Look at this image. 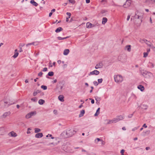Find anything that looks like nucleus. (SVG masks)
<instances>
[{"instance_id":"obj_1","label":"nucleus","mask_w":155,"mask_h":155,"mask_svg":"<svg viewBox=\"0 0 155 155\" xmlns=\"http://www.w3.org/2000/svg\"><path fill=\"white\" fill-rule=\"evenodd\" d=\"M64 83L63 81H60L56 86L54 90L58 93H61L62 91V89L64 86Z\"/></svg>"},{"instance_id":"obj_2","label":"nucleus","mask_w":155,"mask_h":155,"mask_svg":"<svg viewBox=\"0 0 155 155\" xmlns=\"http://www.w3.org/2000/svg\"><path fill=\"white\" fill-rule=\"evenodd\" d=\"M76 132V131L74 130L68 128L66 130V131H64L63 134L64 135L65 134L66 136L64 135L65 137H70L72 136Z\"/></svg>"},{"instance_id":"obj_3","label":"nucleus","mask_w":155,"mask_h":155,"mask_svg":"<svg viewBox=\"0 0 155 155\" xmlns=\"http://www.w3.org/2000/svg\"><path fill=\"white\" fill-rule=\"evenodd\" d=\"M140 73L143 76L146 78H150L153 75L151 72H148L143 68H141V69L140 70Z\"/></svg>"},{"instance_id":"obj_4","label":"nucleus","mask_w":155,"mask_h":155,"mask_svg":"<svg viewBox=\"0 0 155 155\" xmlns=\"http://www.w3.org/2000/svg\"><path fill=\"white\" fill-rule=\"evenodd\" d=\"M114 79L115 82L120 83L122 82L123 79L122 77L120 75H116L114 76Z\"/></svg>"},{"instance_id":"obj_5","label":"nucleus","mask_w":155,"mask_h":155,"mask_svg":"<svg viewBox=\"0 0 155 155\" xmlns=\"http://www.w3.org/2000/svg\"><path fill=\"white\" fill-rule=\"evenodd\" d=\"M11 104L8 101L4 99L0 102V105H2V107H7Z\"/></svg>"},{"instance_id":"obj_6","label":"nucleus","mask_w":155,"mask_h":155,"mask_svg":"<svg viewBox=\"0 0 155 155\" xmlns=\"http://www.w3.org/2000/svg\"><path fill=\"white\" fill-rule=\"evenodd\" d=\"M11 104L8 101L4 99L0 102V105H2V107H7Z\"/></svg>"},{"instance_id":"obj_7","label":"nucleus","mask_w":155,"mask_h":155,"mask_svg":"<svg viewBox=\"0 0 155 155\" xmlns=\"http://www.w3.org/2000/svg\"><path fill=\"white\" fill-rule=\"evenodd\" d=\"M36 114V113L35 111L31 112L25 116V118L27 119H28L31 117L32 116L35 115Z\"/></svg>"},{"instance_id":"obj_8","label":"nucleus","mask_w":155,"mask_h":155,"mask_svg":"<svg viewBox=\"0 0 155 155\" xmlns=\"http://www.w3.org/2000/svg\"><path fill=\"white\" fill-rule=\"evenodd\" d=\"M131 3L130 0H127L125 3L123 5V7L125 8H127L130 6Z\"/></svg>"},{"instance_id":"obj_9","label":"nucleus","mask_w":155,"mask_h":155,"mask_svg":"<svg viewBox=\"0 0 155 155\" xmlns=\"http://www.w3.org/2000/svg\"><path fill=\"white\" fill-rule=\"evenodd\" d=\"M63 150L64 151L67 152H70L71 151V150L70 148V147L67 146H64L63 147Z\"/></svg>"},{"instance_id":"obj_10","label":"nucleus","mask_w":155,"mask_h":155,"mask_svg":"<svg viewBox=\"0 0 155 155\" xmlns=\"http://www.w3.org/2000/svg\"><path fill=\"white\" fill-rule=\"evenodd\" d=\"M11 112L10 111H8L4 113L3 115L1 116L2 118H5L7 116H9L11 114Z\"/></svg>"},{"instance_id":"obj_11","label":"nucleus","mask_w":155,"mask_h":155,"mask_svg":"<svg viewBox=\"0 0 155 155\" xmlns=\"http://www.w3.org/2000/svg\"><path fill=\"white\" fill-rule=\"evenodd\" d=\"M99 73V72L97 70H95L93 71L90 72V74H89V75L93 74H95L96 75H97Z\"/></svg>"},{"instance_id":"obj_12","label":"nucleus","mask_w":155,"mask_h":155,"mask_svg":"<svg viewBox=\"0 0 155 155\" xmlns=\"http://www.w3.org/2000/svg\"><path fill=\"white\" fill-rule=\"evenodd\" d=\"M86 26L87 28H90L94 27L95 26V25H94L92 24L91 23L89 22H88L87 23Z\"/></svg>"},{"instance_id":"obj_13","label":"nucleus","mask_w":155,"mask_h":155,"mask_svg":"<svg viewBox=\"0 0 155 155\" xmlns=\"http://www.w3.org/2000/svg\"><path fill=\"white\" fill-rule=\"evenodd\" d=\"M43 135L42 133H40L35 134V137L36 138H40L42 137Z\"/></svg>"},{"instance_id":"obj_14","label":"nucleus","mask_w":155,"mask_h":155,"mask_svg":"<svg viewBox=\"0 0 155 155\" xmlns=\"http://www.w3.org/2000/svg\"><path fill=\"white\" fill-rule=\"evenodd\" d=\"M5 132V128L3 127H0V135H3Z\"/></svg>"},{"instance_id":"obj_15","label":"nucleus","mask_w":155,"mask_h":155,"mask_svg":"<svg viewBox=\"0 0 155 155\" xmlns=\"http://www.w3.org/2000/svg\"><path fill=\"white\" fill-rule=\"evenodd\" d=\"M137 88L141 91H143L144 90V87L141 85H140L137 86Z\"/></svg>"},{"instance_id":"obj_16","label":"nucleus","mask_w":155,"mask_h":155,"mask_svg":"<svg viewBox=\"0 0 155 155\" xmlns=\"http://www.w3.org/2000/svg\"><path fill=\"white\" fill-rule=\"evenodd\" d=\"M103 65L102 62H100L98 64H97L95 67V68H102L103 67Z\"/></svg>"},{"instance_id":"obj_17","label":"nucleus","mask_w":155,"mask_h":155,"mask_svg":"<svg viewBox=\"0 0 155 155\" xmlns=\"http://www.w3.org/2000/svg\"><path fill=\"white\" fill-rule=\"evenodd\" d=\"M18 50L17 49H15V54L13 56V57L15 58L18 56Z\"/></svg>"},{"instance_id":"obj_18","label":"nucleus","mask_w":155,"mask_h":155,"mask_svg":"<svg viewBox=\"0 0 155 155\" xmlns=\"http://www.w3.org/2000/svg\"><path fill=\"white\" fill-rule=\"evenodd\" d=\"M127 49L128 52H130L131 51V45H127L125 47V50Z\"/></svg>"},{"instance_id":"obj_19","label":"nucleus","mask_w":155,"mask_h":155,"mask_svg":"<svg viewBox=\"0 0 155 155\" xmlns=\"http://www.w3.org/2000/svg\"><path fill=\"white\" fill-rule=\"evenodd\" d=\"M30 3L35 6H37L38 5V4L35 2L34 0H31Z\"/></svg>"},{"instance_id":"obj_20","label":"nucleus","mask_w":155,"mask_h":155,"mask_svg":"<svg viewBox=\"0 0 155 155\" xmlns=\"http://www.w3.org/2000/svg\"><path fill=\"white\" fill-rule=\"evenodd\" d=\"M117 117L118 121L122 120L124 118V117L121 115L118 116Z\"/></svg>"},{"instance_id":"obj_21","label":"nucleus","mask_w":155,"mask_h":155,"mask_svg":"<svg viewBox=\"0 0 155 155\" xmlns=\"http://www.w3.org/2000/svg\"><path fill=\"white\" fill-rule=\"evenodd\" d=\"M9 134L12 137H16L17 136L16 133L13 131H12L10 132L9 133Z\"/></svg>"},{"instance_id":"obj_22","label":"nucleus","mask_w":155,"mask_h":155,"mask_svg":"<svg viewBox=\"0 0 155 155\" xmlns=\"http://www.w3.org/2000/svg\"><path fill=\"white\" fill-rule=\"evenodd\" d=\"M141 108L144 110H146L148 108V106L144 104H141Z\"/></svg>"},{"instance_id":"obj_23","label":"nucleus","mask_w":155,"mask_h":155,"mask_svg":"<svg viewBox=\"0 0 155 155\" xmlns=\"http://www.w3.org/2000/svg\"><path fill=\"white\" fill-rule=\"evenodd\" d=\"M107 19L106 18L104 17L103 18L102 24L104 25L107 21Z\"/></svg>"},{"instance_id":"obj_24","label":"nucleus","mask_w":155,"mask_h":155,"mask_svg":"<svg viewBox=\"0 0 155 155\" xmlns=\"http://www.w3.org/2000/svg\"><path fill=\"white\" fill-rule=\"evenodd\" d=\"M64 97L63 95H60L58 97V98L59 100L63 102L64 101Z\"/></svg>"},{"instance_id":"obj_25","label":"nucleus","mask_w":155,"mask_h":155,"mask_svg":"<svg viewBox=\"0 0 155 155\" xmlns=\"http://www.w3.org/2000/svg\"><path fill=\"white\" fill-rule=\"evenodd\" d=\"M69 50L68 49H66L64 50L63 54L64 55H67L69 53Z\"/></svg>"},{"instance_id":"obj_26","label":"nucleus","mask_w":155,"mask_h":155,"mask_svg":"<svg viewBox=\"0 0 155 155\" xmlns=\"http://www.w3.org/2000/svg\"><path fill=\"white\" fill-rule=\"evenodd\" d=\"M84 113H85L84 110H82L81 111L79 115V117H82L84 115Z\"/></svg>"},{"instance_id":"obj_27","label":"nucleus","mask_w":155,"mask_h":155,"mask_svg":"<svg viewBox=\"0 0 155 155\" xmlns=\"http://www.w3.org/2000/svg\"><path fill=\"white\" fill-rule=\"evenodd\" d=\"M63 30V28L61 27H59L57 28L55 31L57 32H59L60 31H62Z\"/></svg>"},{"instance_id":"obj_28","label":"nucleus","mask_w":155,"mask_h":155,"mask_svg":"<svg viewBox=\"0 0 155 155\" xmlns=\"http://www.w3.org/2000/svg\"><path fill=\"white\" fill-rule=\"evenodd\" d=\"M40 92V91L39 90H37L36 91H34V92L33 95V96H35L37 94L39 93Z\"/></svg>"},{"instance_id":"obj_29","label":"nucleus","mask_w":155,"mask_h":155,"mask_svg":"<svg viewBox=\"0 0 155 155\" xmlns=\"http://www.w3.org/2000/svg\"><path fill=\"white\" fill-rule=\"evenodd\" d=\"M45 102V101L42 99H40L38 101V103L40 105L43 104Z\"/></svg>"},{"instance_id":"obj_30","label":"nucleus","mask_w":155,"mask_h":155,"mask_svg":"<svg viewBox=\"0 0 155 155\" xmlns=\"http://www.w3.org/2000/svg\"><path fill=\"white\" fill-rule=\"evenodd\" d=\"M100 108H98L97 109V110L96 113L94 114V116H97L100 113Z\"/></svg>"},{"instance_id":"obj_31","label":"nucleus","mask_w":155,"mask_h":155,"mask_svg":"<svg viewBox=\"0 0 155 155\" xmlns=\"http://www.w3.org/2000/svg\"><path fill=\"white\" fill-rule=\"evenodd\" d=\"M146 2H149L152 4H153L155 3V0H146Z\"/></svg>"},{"instance_id":"obj_32","label":"nucleus","mask_w":155,"mask_h":155,"mask_svg":"<svg viewBox=\"0 0 155 155\" xmlns=\"http://www.w3.org/2000/svg\"><path fill=\"white\" fill-rule=\"evenodd\" d=\"M99 141H101V142L102 143L103 142V141L102 140H100L99 138H97L95 140V142L96 143H97Z\"/></svg>"},{"instance_id":"obj_33","label":"nucleus","mask_w":155,"mask_h":155,"mask_svg":"<svg viewBox=\"0 0 155 155\" xmlns=\"http://www.w3.org/2000/svg\"><path fill=\"white\" fill-rule=\"evenodd\" d=\"M35 133L39 132H40L41 131L40 129L38 128H35Z\"/></svg>"},{"instance_id":"obj_34","label":"nucleus","mask_w":155,"mask_h":155,"mask_svg":"<svg viewBox=\"0 0 155 155\" xmlns=\"http://www.w3.org/2000/svg\"><path fill=\"white\" fill-rule=\"evenodd\" d=\"M106 121H107V124H110L111 123H113L112 120H106Z\"/></svg>"},{"instance_id":"obj_35","label":"nucleus","mask_w":155,"mask_h":155,"mask_svg":"<svg viewBox=\"0 0 155 155\" xmlns=\"http://www.w3.org/2000/svg\"><path fill=\"white\" fill-rule=\"evenodd\" d=\"M31 100L34 102H36L38 100L37 98L36 97L31 98Z\"/></svg>"},{"instance_id":"obj_36","label":"nucleus","mask_w":155,"mask_h":155,"mask_svg":"<svg viewBox=\"0 0 155 155\" xmlns=\"http://www.w3.org/2000/svg\"><path fill=\"white\" fill-rule=\"evenodd\" d=\"M69 37L68 36V37H64V38H62L61 37H58V39L59 40H63V39H65L67 38H68Z\"/></svg>"},{"instance_id":"obj_37","label":"nucleus","mask_w":155,"mask_h":155,"mask_svg":"<svg viewBox=\"0 0 155 155\" xmlns=\"http://www.w3.org/2000/svg\"><path fill=\"white\" fill-rule=\"evenodd\" d=\"M107 0H102L101 1V3L103 5H104L107 3Z\"/></svg>"},{"instance_id":"obj_38","label":"nucleus","mask_w":155,"mask_h":155,"mask_svg":"<svg viewBox=\"0 0 155 155\" xmlns=\"http://www.w3.org/2000/svg\"><path fill=\"white\" fill-rule=\"evenodd\" d=\"M112 120H113V123H115L118 121V119H117V117H116V118H113Z\"/></svg>"},{"instance_id":"obj_39","label":"nucleus","mask_w":155,"mask_h":155,"mask_svg":"<svg viewBox=\"0 0 155 155\" xmlns=\"http://www.w3.org/2000/svg\"><path fill=\"white\" fill-rule=\"evenodd\" d=\"M148 66L149 67L151 68L154 67L153 64L152 63L150 62L148 64Z\"/></svg>"},{"instance_id":"obj_40","label":"nucleus","mask_w":155,"mask_h":155,"mask_svg":"<svg viewBox=\"0 0 155 155\" xmlns=\"http://www.w3.org/2000/svg\"><path fill=\"white\" fill-rule=\"evenodd\" d=\"M39 42L38 41H35L34 42H33V45L35 46H37L38 45Z\"/></svg>"},{"instance_id":"obj_41","label":"nucleus","mask_w":155,"mask_h":155,"mask_svg":"<svg viewBox=\"0 0 155 155\" xmlns=\"http://www.w3.org/2000/svg\"><path fill=\"white\" fill-rule=\"evenodd\" d=\"M48 75L49 76H51L53 75H54V72L52 71H50L49 72L48 74Z\"/></svg>"},{"instance_id":"obj_42","label":"nucleus","mask_w":155,"mask_h":155,"mask_svg":"<svg viewBox=\"0 0 155 155\" xmlns=\"http://www.w3.org/2000/svg\"><path fill=\"white\" fill-rule=\"evenodd\" d=\"M95 100L96 101V103L97 104H99L100 103L99 101L98 102V99H99V100L100 99V98H99L97 97H95Z\"/></svg>"},{"instance_id":"obj_43","label":"nucleus","mask_w":155,"mask_h":155,"mask_svg":"<svg viewBox=\"0 0 155 155\" xmlns=\"http://www.w3.org/2000/svg\"><path fill=\"white\" fill-rule=\"evenodd\" d=\"M41 87L44 90H46L47 89V87L45 85H42Z\"/></svg>"},{"instance_id":"obj_44","label":"nucleus","mask_w":155,"mask_h":155,"mask_svg":"<svg viewBox=\"0 0 155 155\" xmlns=\"http://www.w3.org/2000/svg\"><path fill=\"white\" fill-rule=\"evenodd\" d=\"M69 2L72 4H74L75 3V1L74 0H69Z\"/></svg>"},{"instance_id":"obj_45","label":"nucleus","mask_w":155,"mask_h":155,"mask_svg":"<svg viewBox=\"0 0 155 155\" xmlns=\"http://www.w3.org/2000/svg\"><path fill=\"white\" fill-rule=\"evenodd\" d=\"M107 12V11L106 10H103L101 11V13L102 14H104Z\"/></svg>"},{"instance_id":"obj_46","label":"nucleus","mask_w":155,"mask_h":155,"mask_svg":"<svg viewBox=\"0 0 155 155\" xmlns=\"http://www.w3.org/2000/svg\"><path fill=\"white\" fill-rule=\"evenodd\" d=\"M148 53L147 52H144L143 53V57L144 58L146 57L148 54Z\"/></svg>"},{"instance_id":"obj_47","label":"nucleus","mask_w":155,"mask_h":155,"mask_svg":"<svg viewBox=\"0 0 155 155\" xmlns=\"http://www.w3.org/2000/svg\"><path fill=\"white\" fill-rule=\"evenodd\" d=\"M102 81H103V79L102 78L98 79V83H101L102 82Z\"/></svg>"},{"instance_id":"obj_48","label":"nucleus","mask_w":155,"mask_h":155,"mask_svg":"<svg viewBox=\"0 0 155 155\" xmlns=\"http://www.w3.org/2000/svg\"><path fill=\"white\" fill-rule=\"evenodd\" d=\"M95 86H97L98 85V83L97 81H94L93 82Z\"/></svg>"},{"instance_id":"obj_49","label":"nucleus","mask_w":155,"mask_h":155,"mask_svg":"<svg viewBox=\"0 0 155 155\" xmlns=\"http://www.w3.org/2000/svg\"><path fill=\"white\" fill-rule=\"evenodd\" d=\"M49 67H54L53 64H52L51 61L49 62Z\"/></svg>"},{"instance_id":"obj_50","label":"nucleus","mask_w":155,"mask_h":155,"mask_svg":"<svg viewBox=\"0 0 155 155\" xmlns=\"http://www.w3.org/2000/svg\"><path fill=\"white\" fill-rule=\"evenodd\" d=\"M150 130H147L145 132H144V133L145 134H149L150 133Z\"/></svg>"},{"instance_id":"obj_51","label":"nucleus","mask_w":155,"mask_h":155,"mask_svg":"<svg viewBox=\"0 0 155 155\" xmlns=\"http://www.w3.org/2000/svg\"><path fill=\"white\" fill-rule=\"evenodd\" d=\"M135 17V18H137L138 19H139L140 17V16L139 15H137V14H136Z\"/></svg>"},{"instance_id":"obj_52","label":"nucleus","mask_w":155,"mask_h":155,"mask_svg":"<svg viewBox=\"0 0 155 155\" xmlns=\"http://www.w3.org/2000/svg\"><path fill=\"white\" fill-rule=\"evenodd\" d=\"M67 15L68 16V18H70L71 16V13L70 12H67Z\"/></svg>"},{"instance_id":"obj_53","label":"nucleus","mask_w":155,"mask_h":155,"mask_svg":"<svg viewBox=\"0 0 155 155\" xmlns=\"http://www.w3.org/2000/svg\"><path fill=\"white\" fill-rule=\"evenodd\" d=\"M90 100H91V103L92 104H94V99H92L91 98H89Z\"/></svg>"},{"instance_id":"obj_54","label":"nucleus","mask_w":155,"mask_h":155,"mask_svg":"<svg viewBox=\"0 0 155 155\" xmlns=\"http://www.w3.org/2000/svg\"><path fill=\"white\" fill-rule=\"evenodd\" d=\"M42 74H43V73L41 72L39 73H38V76H39L41 77L42 75Z\"/></svg>"},{"instance_id":"obj_55","label":"nucleus","mask_w":155,"mask_h":155,"mask_svg":"<svg viewBox=\"0 0 155 155\" xmlns=\"http://www.w3.org/2000/svg\"><path fill=\"white\" fill-rule=\"evenodd\" d=\"M133 114H130L128 115V117L129 118H131L133 116Z\"/></svg>"},{"instance_id":"obj_56","label":"nucleus","mask_w":155,"mask_h":155,"mask_svg":"<svg viewBox=\"0 0 155 155\" xmlns=\"http://www.w3.org/2000/svg\"><path fill=\"white\" fill-rule=\"evenodd\" d=\"M143 127L145 128H146L147 127V126L145 124H144L143 125Z\"/></svg>"},{"instance_id":"obj_57","label":"nucleus","mask_w":155,"mask_h":155,"mask_svg":"<svg viewBox=\"0 0 155 155\" xmlns=\"http://www.w3.org/2000/svg\"><path fill=\"white\" fill-rule=\"evenodd\" d=\"M57 110H54L53 111V113L54 114H57Z\"/></svg>"},{"instance_id":"obj_58","label":"nucleus","mask_w":155,"mask_h":155,"mask_svg":"<svg viewBox=\"0 0 155 155\" xmlns=\"http://www.w3.org/2000/svg\"><path fill=\"white\" fill-rule=\"evenodd\" d=\"M32 44H33V43H29L27 44L26 45V46H28L29 45H32Z\"/></svg>"},{"instance_id":"obj_59","label":"nucleus","mask_w":155,"mask_h":155,"mask_svg":"<svg viewBox=\"0 0 155 155\" xmlns=\"http://www.w3.org/2000/svg\"><path fill=\"white\" fill-rule=\"evenodd\" d=\"M140 84L142 85H144V84H146V83L144 82L143 81H142L141 82Z\"/></svg>"},{"instance_id":"obj_60","label":"nucleus","mask_w":155,"mask_h":155,"mask_svg":"<svg viewBox=\"0 0 155 155\" xmlns=\"http://www.w3.org/2000/svg\"><path fill=\"white\" fill-rule=\"evenodd\" d=\"M124 150L123 149L121 150L120 153H121V154H124Z\"/></svg>"},{"instance_id":"obj_61","label":"nucleus","mask_w":155,"mask_h":155,"mask_svg":"<svg viewBox=\"0 0 155 155\" xmlns=\"http://www.w3.org/2000/svg\"><path fill=\"white\" fill-rule=\"evenodd\" d=\"M57 80L56 79H55L53 81H52V82L53 83H55L57 82Z\"/></svg>"},{"instance_id":"obj_62","label":"nucleus","mask_w":155,"mask_h":155,"mask_svg":"<svg viewBox=\"0 0 155 155\" xmlns=\"http://www.w3.org/2000/svg\"><path fill=\"white\" fill-rule=\"evenodd\" d=\"M19 52H22L23 51V50L21 47H20L19 50Z\"/></svg>"},{"instance_id":"obj_63","label":"nucleus","mask_w":155,"mask_h":155,"mask_svg":"<svg viewBox=\"0 0 155 155\" xmlns=\"http://www.w3.org/2000/svg\"><path fill=\"white\" fill-rule=\"evenodd\" d=\"M130 15H128L127 16V20L128 21L130 18Z\"/></svg>"},{"instance_id":"obj_64","label":"nucleus","mask_w":155,"mask_h":155,"mask_svg":"<svg viewBox=\"0 0 155 155\" xmlns=\"http://www.w3.org/2000/svg\"><path fill=\"white\" fill-rule=\"evenodd\" d=\"M48 68H43V71H47Z\"/></svg>"}]
</instances>
